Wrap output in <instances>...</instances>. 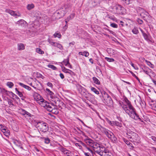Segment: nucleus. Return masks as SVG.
I'll return each instance as SVG.
<instances>
[{"label":"nucleus","instance_id":"nucleus-1","mask_svg":"<svg viewBox=\"0 0 156 156\" xmlns=\"http://www.w3.org/2000/svg\"><path fill=\"white\" fill-rule=\"evenodd\" d=\"M124 100L126 105L122 102L120 103L119 104L125 112L129 115L130 117L134 120L143 122V119L136 113L135 109L133 107L131 102L126 97L124 99Z\"/></svg>","mask_w":156,"mask_h":156},{"label":"nucleus","instance_id":"nucleus-2","mask_svg":"<svg viewBox=\"0 0 156 156\" xmlns=\"http://www.w3.org/2000/svg\"><path fill=\"white\" fill-rule=\"evenodd\" d=\"M70 9V5L69 4H65L56 10L55 14L57 16V19H59L64 16Z\"/></svg>","mask_w":156,"mask_h":156},{"label":"nucleus","instance_id":"nucleus-3","mask_svg":"<svg viewBox=\"0 0 156 156\" xmlns=\"http://www.w3.org/2000/svg\"><path fill=\"white\" fill-rule=\"evenodd\" d=\"M35 126L36 127H38L41 131L45 133L47 132L48 129V124L43 121H34Z\"/></svg>","mask_w":156,"mask_h":156},{"label":"nucleus","instance_id":"nucleus-4","mask_svg":"<svg viewBox=\"0 0 156 156\" xmlns=\"http://www.w3.org/2000/svg\"><path fill=\"white\" fill-rule=\"evenodd\" d=\"M114 11L115 13L119 15H124L126 12V9L122 6L116 5L114 7Z\"/></svg>","mask_w":156,"mask_h":156},{"label":"nucleus","instance_id":"nucleus-5","mask_svg":"<svg viewBox=\"0 0 156 156\" xmlns=\"http://www.w3.org/2000/svg\"><path fill=\"white\" fill-rule=\"evenodd\" d=\"M138 11L140 12V16L145 21H147V20L150 18L149 14L148 13L143 9L140 8L139 9Z\"/></svg>","mask_w":156,"mask_h":156},{"label":"nucleus","instance_id":"nucleus-6","mask_svg":"<svg viewBox=\"0 0 156 156\" xmlns=\"http://www.w3.org/2000/svg\"><path fill=\"white\" fill-rule=\"evenodd\" d=\"M129 138L132 139L134 142H138L139 141V137L137 133L134 132H133L131 135H129Z\"/></svg>","mask_w":156,"mask_h":156},{"label":"nucleus","instance_id":"nucleus-7","mask_svg":"<svg viewBox=\"0 0 156 156\" xmlns=\"http://www.w3.org/2000/svg\"><path fill=\"white\" fill-rule=\"evenodd\" d=\"M108 133L106 135L108 138L110 139L113 143H115L117 141V138L113 133L111 131L108 132Z\"/></svg>","mask_w":156,"mask_h":156},{"label":"nucleus","instance_id":"nucleus-8","mask_svg":"<svg viewBox=\"0 0 156 156\" xmlns=\"http://www.w3.org/2000/svg\"><path fill=\"white\" fill-rule=\"evenodd\" d=\"M107 150H108V149H106L104 147L101 145L98 151H96V153L102 156V153L104 154L105 151H107Z\"/></svg>","mask_w":156,"mask_h":156},{"label":"nucleus","instance_id":"nucleus-9","mask_svg":"<svg viewBox=\"0 0 156 156\" xmlns=\"http://www.w3.org/2000/svg\"><path fill=\"white\" fill-rule=\"evenodd\" d=\"M54 102L55 104V106H58L61 109H62L63 107H65V104L62 101L58 100H57V101L55 100Z\"/></svg>","mask_w":156,"mask_h":156},{"label":"nucleus","instance_id":"nucleus-10","mask_svg":"<svg viewBox=\"0 0 156 156\" xmlns=\"http://www.w3.org/2000/svg\"><path fill=\"white\" fill-rule=\"evenodd\" d=\"M8 92L14 94L12 92L8 91L5 90V88L1 87H0V94L2 96L4 95H8Z\"/></svg>","mask_w":156,"mask_h":156},{"label":"nucleus","instance_id":"nucleus-11","mask_svg":"<svg viewBox=\"0 0 156 156\" xmlns=\"http://www.w3.org/2000/svg\"><path fill=\"white\" fill-rule=\"evenodd\" d=\"M39 132L37 129H32L30 131V133L33 137H36L39 133Z\"/></svg>","mask_w":156,"mask_h":156},{"label":"nucleus","instance_id":"nucleus-12","mask_svg":"<svg viewBox=\"0 0 156 156\" xmlns=\"http://www.w3.org/2000/svg\"><path fill=\"white\" fill-rule=\"evenodd\" d=\"M84 141L88 145L91 147L92 146L94 143V142L93 140L89 138H88V137H87V138L85 139L84 140Z\"/></svg>","mask_w":156,"mask_h":156},{"label":"nucleus","instance_id":"nucleus-13","mask_svg":"<svg viewBox=\"0 0 156 156\" xmlns=\"http://www.w3.org/2000/svg\"><path fill=\"white\" fill-rule=\"evenodd\" d=\"M5 12H6L9 13L11 15L13 16H21V15L20 13L17 14L14 11L9 9H6L5 10Z\"/></svg>","mask_w":156,"mask_h":156},{"label":"nucleus","instance_id":"nucleus-14","mask_svg":"<svg viewBox=\"0 0 156 156\" xmlns=\"http://www.w3.org/2000/svg\"><path fill=\"white\" fill-rule=\"evenodd\" d=\"M78 89L80 93L82 95H84V94L86 91V89L80 85L79 86Z\"/></svg>","mask_w":156,"mask_h":156},{"label":"nucleus","instance_id":"nucleus-15","mask_svg":"<svg viewBox=\"0 0 156 156\" xmlns=\"http://www.w3.org/2000/svg\"><path fill=\"white\" fill-rule=\"evenodd\" d=\"M101 146V145L99 144L94 142L92 147L93 148L94 151L96 152V151H98Z\"/></svg>","mask_w":156,"mask_h":156},{"label":"nucleus","instance_id":"nucleus-16","mask_svg":"<svg viewBox=\"0 0 156 156\" xmlns=\"http://www.w3.org/2000/svg\"><path fill=\"white\" fill-rule=\"evenodd\" d=\"M34 93L36 95V96H34V99L37 101V103H38V102L40 101H42V99H44L42 97H41L40 95L37 93L34 92Z\"/></svg>","mask_w":156,"mask_h":156},{"label":"nucleus","instance_id":"nucleus-17","mask_svg":"<svg viewBox=\"0 0 156 156\" xmlns=\"http://www.w3.org/2000/svg\"><path fill=\"white\" fill-rule=\"evenodd\" d=\"M38 103L42 107L46 109L47 107L46 105H47L48 103L46 101H45L44 99H42V101L38 102Z\"/></svg>","mask_w":156,"mask_h":156},{"label":"nucleus","instance_id":"nucleus-18","mask_svg":"<svg viewBox=\"0 0 156 156\" xmlns=\"http://www.w3.org/2000/svg\"><path fill=\"white\" fill-rule=\"evenodd\" d=\"M143 71L145 73L149 75L150 76V72L151 70L148 67H144V68H142Z\"/></svg>","mask_w":156,"mask_h":156},{"label":"nucleus","instance_id":"nucleus-19","mask_svg":"<svg viewBox=\"0 0 156 156\" xmlns=\"http://www.w3.org/2000/svg\"><path fill=\"white\" fill-rule=\"evenodd\" d=\"M149 105L152 109L156 111V103H154L153 101H151L150 102Z\"/></svg>","mask_w":156,"mask_h":156},{"label":"nucleus","instance_id":"nucleus-20","mask_svg":"<svg viewBox=\"0 0 156 156\" xmlns=\"http://www.w3.org/2000/svg\"><path fill=\"white\" fill-rule=\"evenodd\" d=\"M104 100L105 101L106 103L107 104H111L112 102V98L110 96L107 98L105 99Z\"/></svg>","mask_w":156,"mask_h":156},{"label":"nucleus","instance_id":"nucleus-21","mask_svg":"<svg viewBox=\"0 0 156 156\" xmlns=\"http://www.w3.org/2000/svg\"><path fill=\"white\" fill-rule=\"evenodd\" d=\"M102 156H113V155L112 153L109 152L108 150L104 154L102 153Z\"/></svg>","mask_w":156,"mask_h":156},{"label":"nucleus","instance_id":"nucleus-22","mask_svg":"<svg viewBox=\"0 0 156 156\" xmlns=\"http://www.w3.org/2000/svg\"><path fill=\"white\" fill-rule=\"evenodd\" d=\"M19 85H20L22 87H23L24 88H25L26 89H27L29 90H30L31 89V88H30V87L29 86L25 85L22 83H19Z\"/></svg>","mask_w":156,"mask_h":156},{"label":"nucleus","instance_id":"nucleus-23","mask_svg":"<svg viewBox=\"0 0 156 156\" xmlns=\"http://www.w3.org/2000/svg\"><path fill=\"white\" fill-rule=\"evenodd\" d=\"M104 100L109 96L108 94L105 91H103L101 92Z\"/></svg>","mask_w":156,"mask_h":156},{"label":"nucleus","instance_id":"nucleus-24","mask_svg":"<svg viewBox=\"0 0 156 156\" xmlns=\"http://www.w3.org/2000/svg\"><path fill=\"white\" fill-rule=\"evenodd\" d=\"M84 95H83L82 96L85 97L87 100L90 101V97L91 96H92V95L91 94L89 93L87 94L86 92H85Z\"/></svg>","mask_w":156,"mask_h":156},{"label":"nucleus","instance_id":"nucleus-25","mask_svg":"<svg viewBox=\"0 0 156 156\" xmlns=\"http://www.w3.org/2000/svg\"><path fill=\"white\" fill-rule=\"evenodd\" d=\"M25 46L23 44L20 43L18 44V49L19 50H21L24 49Z\"/></svg>","mask_w":156,"mask_h":156},{"label":"nucleus","instance_id":"nucleus-26","mask_svg":"<svg viewBox=\"0 0 156 156\" xmlns=\"http://www.w3.org/2000/svg\"><path fill=\"white\" fill-rule=\"evenodd\" d=\"M79 55H84L85 57H87L89 55V53L88 51H84L83 52H80L79 53Z\"/></svg>","mask_w":156,"mask_h":156},{"label":"nucleus","instance_id":"nucleus-27","mask_svg":"<svg viewBox=\"0 0 156 156\" xmlns=\"http://www.w3.org/2000/svg\"><path fill=\"white\" fill-rule=\"evenodd\" d=\"M113 126L115 125L120 127H121L122 126V123L118 122L115 121H113Z\"/></svg>","mask_w":156,"mask_h":156},{"label":"nucleus","instance_id":"nucleus-28","mask_svg":"<svg viewBox=\"0 0 156 156\" xmlns=\"http://www.w3.org/2000/svg\"><path fill=\"white\" fill-rule=\"evenodd\" d=\"M53 36L55 38L57 37L59 38H61L62 35L59 32H57L53 34Z\"/></svg>","mask_w":156,"mask_h":156},{"label":"nucleus","instance_id":"nucleus-29","mask_svg":"<svg viewBox=\"0 0 156 156\" xmlns=\"http://www.w3.org/2000/svg\"><path fill=\"white\" fill-rule=\"evenodd\" d=\"M101 130L102 132L104 133L106 135L108 133V132H110V131L108 130L107 129L104 128V127H102L101 128Z\"/></svg>","mask_w":156,"mask_h":156},{"label":"nucleus","instance_id":"nucleus-30","mask_svg":"<svg viewBox=\"0 0 156 156\" xmlns=\"http://www.w3.org/2000/svg\"><path fill=\"white\" fill-rule=\"evenodd\" d=\"M47 107L46 108L47 110L50 112V111H51V106H53V105L52 104L48 103V104L47 105H46Z\"/></svg>","mask_w":156,"mask_h":156},{"label":"nucleus","instance_id":"nucleus-31","mask_svg":"<svg viewBox=\"0 0 156 156\" xmlns=\"http://www.w3.org/2000/svg\"><path fill=\"white\" fill-rule=\"evenodd\" d=\"M93 80L94 83L97 84H100V82L99 80L96 77H94L93 78Z\"/></svg>","mask_w":156,"mask_h":156},{"label":"nucleus","instance_id":"nucleus-32","mask_svg":"<svg viewBox=\"0 0 156 156\" xmlns=\"http://www.w3.org/2000/svg\"><path fill=\"white\" fill-rule=\"evenodd\" d=\"M34 5L33 4H28L27 6V8L28 10H31V9L34 8Z\"/></svg>","mask_w":156,"mask_h":156},{"label":"nucleus","instance_id":"nucleus-33","mask_svg":"<svg viewBox=\"0 0 156 156\" xmlns=\"http://www.w3.org/2000/svg\"><path fill=\"white\" fill-rule=\"evenodd\" d=\"M143 35L145 40L151 42V41L149 39L148 36L146 33L144 34Z\"/></svg>","mask_w":156,"mask_h":156},{"label":"nucleus","instance_id":"nucleus-34","mask_svg":"<svg viewBox=\"0 0 156 156\" xmlns=\"http://www.w3.org/2000/svg\"><path fill=\"white\" fill-rule=\"evenodd\" d=\"M25 22V21L23 20H20L16 22V24H18L19 25L22 26L23 24H24Z\"/></svg>","mask_w":156,"mask_h":156},{"label":"nucleus","instance_id":"nucleus-35","mask_svg":"<svg viewBox=\"0 0 156 156\" xmlns=\"http://www.w3.org/2000/svg\"><path fill=\"white\" fill-rule=\"evenodd\" d=\"M145 62H146L147 65L150 66L151 68H153L154 67V65L152 64L151 62L147 61V60H145Z\"/></svg>","mask_w":156,"mask_h":156},{"label":"nucleus","instance_id":"nucleus-36","mask_svg":"<svg viewBox=\"0 0 156 156\" xmlns=\"http://www.w3.org/2000/svg\"><path fill=\"white\" fill-rule=\"evenodd\" d=\"M91 91L94 92L95 94H99V92L94 87H91Z\"/></svg>","mask_w":156,"mask_h":156},{"label":"nucleus","instance_id":"nucleus-37","mask_svg":"<svg viewBox=\"0 0 156 156\" xmlns=\"http://www.w3.org/2000/svg\"><path fill=\"white\" fill-rule=\"evenodd\" d=\"M36 51L37 53H39V54H44V51H42L41 49L39 48H37L36 49Z\"/></svg>","mask_w":156,"mask_h":156},{"label":"nucleus","instance_id":"nucleus-38","mask_svg":"<svg viewBox=\"0 0 156 156\" xmlns=\"http://www.w3.org/2000/svg\"><path fill=\"white\" fill-rule=\"evenodd\" d=\"M132 32L135 34H137L139 33V31L137 28H134L132 30Z\"/></svg>","mask_w":156,"mask_h":156},{"label":"nucleus","instance_id":"nucleus-39","mask_svg":"<svg viewBox=\"0 0 156 156\" xmlns=\"http://www.w3.org/2000/svg\"><path fill=\"white\" fill-rule=\"evenodd\" d=\"M67 62L66 64H65V66H68L70 68H72V66L69 62V57L68 58V60H67Z\"/></svg>","mask_w":156,"mask_h":156},{"label":"nucleus","instance_id":"nucleus-40","mask_svg":"<svg viewBox=\"0 0 156 156\" xmlns=\"http://www.w3.org/2000/svg\"><path fill=\"white\" fill-rule=\"evenodd\" d=\"M67 62L66 64H65V66H68L70 68H72V66L69 62V57L68 58V60H67Z\"/></svg>","mask_w":156,"mask_h":156},{"label":"nucleus","instance_id":"nucleus-41","mask_svg":"<svg viewBox=\"0 0 156 156\" xmlns=\"http://www.w3.org/2000/svg\"><path fill=\"white\" fill-rule=\"evenodd\" d=\"M48 42L51 45L55 47H56V45L57 44V43L51 41L49 39L48 40Z\"/></svg>","mask_w":156,"mask_h":156},{"label":"nucleus","instance_id":"nucleus-42","mask_svg":"<svg viewBox=\"0 0 156 156\" xmlns=\"http://www.w3.org/2000/svg\"><path fill=\"white\" fill-rule=\"evenodd\" d=\"M105 59L110 62H113L114 61V59L112 58H110L107 57L105 58Z\"/></svg>","mask_w":156,"mask_h":156},{"label":"nucleus","instance_id":"nucleus-43","mask_svg":"<svg viewBox=\"0 0 156 156\" xmlns=\"http://www.w3.org/2000/svg\"><path fill=\"white\" fill-rule=\"evenodd\" d=\"M56 47L59 48L60 50L63 49V47L62 44L59 43H57L56 45Z\"/></svg>","mask_w":156,"mask_h":156},{"label":"nucleus","instance_id":"nucleus-44","mask_svg":"<svg viewBox=\"0 0 156 156\" xmlns=\"http://www.w3.org/2000/svg\"><path fill=\"white\" fill-rule=\"evenodd\" d=\"M7 85L10 88H11L13 86L14 84L12 82H8L7 83Z\"/></svg>","mask_w":156,"mask_h":156},{"label":"nucleus","instance_id":"nucleus-45","mask_svg":"<svg viewBox=\"0 0 156 156\" xmlns=\"http://www.w3.org/2000/svg\"><path fill=\"white\" fill-rule=\"evenodd\" d=\"M48 66L49 68H50L54 70H55L57 69L56 67L54 65H48Z\"/></svg>","mask_w":156,"mask_h":156},{"label":"nucleus","instance_id":"nucleus-46","mask_svg":"<svg viewBox=\"0 0 156 156\" xmlns=\"http://www.w3.org/2000/svg\"><path fill=\"white\" fill-rule=\"evenodd\" d=\"M44 142L46 144H48L49 143L50 140V139L48 137H46L44 138Z\"/></svg>","mask_w":156,"mask_h":156},{"label":"nucleus","instance_id":"nucleus-47","mask_svg":"<svg viewBox=\"0 0 156 156\" xmlns=\"http://www.w3.org/2000/svg\"><path fill=\"white\" fill-rule=\"evenodd\" d=\"M52 113L55 114H57L58 113V111L57 109L56 108V107L55 108H54L51 112Z\"/></svg>","mask_w":156,"mask_h":156},{"label":"nucleus","instance_id":"nucleus-48","mask_svg":"<svg viewBox=\"0 0 156 156\" xmlns=\"http://www.w3.org/2000/svg\"><path fill=\"white\" fill-rule=\"evenodd\" d=\"M62 71L65 73H67L68 72V70L69 69H66L65 67H62Z\"/></svg>","mask_w":156,"mask_h":156},{"label":"nucleus","instance_id":"nucleus-49","mask_svg":"<svg viewBox=\"0 0 156 156\" xmlns=\"http://www.w3.org/2000/svg\"><path fill=\"white\" fill-rule=\"evenodd\" d=\"M113 51L114 50L110 48H108L107 50V52L109 54L112 53Z\"/></svg>","mask_w":156,"mask_h":156},{"label":"nucleus","instance_id":"nucleus-50","mask_svg":"<svg viewBox=\"0 0 156 156\" xmlns=\"http://www.w3.org/2000/svg\"><path fill=\"white\" fill-rule=\"evenodd\" d=\"M7 101L8 102V104L9 105H12V106H13L14 105L12 103L13 101L12 100L9 99H8V100Z\"/></svg>","mask_w":156,"mask_h":156},{"label":"nucleus","instance_id":"nucleus-51","mask_svg":"<svg viewBox=\"0 0 156 156\" xmlns=\"http://www.w3.org/2000/svg\"><path fill=\"white\" fill-rule=\"evenodd\" d=\"M110 26L112 27L117 28L118 27V25L115 23H112L110 24Z\"/></svg>","mask_w":156,"mask_h":156},{"label":"nucleus","instance_id":"nucleus-52","mask_svg":"<svg viewBox=\"0 0 156 156\" xmlns=\"http://www.w3.org/2000/svg\"><path fill=\"white\" fill-rule=\"evenodd\" d=\"M20 113L21 114H22L23 115H25V113L26 112V111L24 110L23 109H21L20 110Z\"/></svg>","mask_w":156,"mask_h":156},{"label":"nucleus","instance_id":"nucleus-53","mask_svg":"<svg viewBox=\"0 0 156 156\" xmlns=\"http://www.w3.org/2000/svg\"><path fill=\"white\" fill-rule=\"evenodd\" d=\"M102 0H94V2L96 4H99Z\"/></svg>","mask_w":156,"mask_h":156},{"label":"nucleus","instance_id":"nucleus-54","mask_svg":"<svg viewBox=\"0 0 156 156\" xmlns=\"http://www.w3.org/2000/svg\"><path fill=\"white\" fill-rule=\"evenodd\" d=\"M124 141L126 143V144L128 145L131 146V145H132V144L128 140H124Z\"/></svg>","mask_w":156,"mask_h":156},{"label":"nucleus","instance_id":"nucleus-55","mask_svg":"<svg viewBox=\"0 0 156 156\" xmlns=\"http://www.w3.org/2000/svg\"><path fill=\"white\" fill-rule=\"evenodd\" d=\"M106 120L108 122L112 125V126H113V121H111L108 118H106Z\"/></svg>","mask_w":156,"mask_h":156},{"label":"nucleus","instance_id":"nucleus-56","mask_svg":"<svg viewBox=\"0 0 156 156\" xmlns=\"http://www.w3.org/2000/svg\"><path fill=\"white\" fill-rule=\"evenodd\" d=\"M140 104L141 106L142 107H144L145 106V102L144 101H140Z\"/></svg>","mask_w":156,"mask_h":156},{"label":"nucleus","instance_id":"nucleus-57","mask_svg":"<svg viewBox=\"0 0 156 156\" xmlns=\"http://www.w3.org/2000/svg\"><path fill=\"white\" fill-rule=\"evenodd\" d=\"M4 134L6 136H8L10 134V133L9 131L7 130L5 132H4Z\"/></svg>","mask_w":156,"mask_h":156},{"label":"nucleus","instance_id":"nucleus-58","mask_svg":"<svg viewBox=\"0 0 156 156\" xmlns=\"http://www.w3.org/2000/svg\"><path fill=\"white\" fill-rule=\"evenodd\" d=\"M137 22L139 24H141L143 23V20L139 18H137Z\"/></svg>","mask_w":156,"mask_h":156},{"label":"nucleus","instance_id":"nucleus-59","mask_svg":"<svg viewBox=\"0 0 156 156\" xmlns=\"http://www.w3.org/2000/svg\"><path fill=\"white\" fill-rule=\"evenodd\" d=\"M16 94H18L20 97H23V95L22 93L19 91H17V93H16Z\"/></svg>","mask_w":156,"mask_h":156},{"label":"nucleus","instance_id":"nucleus-60","mask_svg":"<svg viewBox=\"0 0 156 156\" xmlns=\"http://www.w3.org/2000/svg\"><path fill=\"white\" fill-rule=\"evenodd\" d=\"M46 90L48 92V93L50 95H52L54 94L53 92L51 91L49 89L46 88Z\"/></svg>","mask_w":156,"mask_h":156},{"label":"nucleus","instance_id":"nucleus-61","mask_svg":"<svg viewBox=\"0 0 156 156\" xmlns=\"http://www.w3.org/2000/svg\"><path fill=\"white\" fill-rule=\"evenodd\" d=\"M73 16V17L74 16V15L72 14L70 15L69 16H68L67 17L66 20H68V21H69V20H70L71 19V16Z\"/></svg>","mask_w":156,"mask_h":156},{"label":"nucleus","instance_id":"nucleus-62","mask_svg":"<svg viewBox=\"0 0 156 156\" xmlns=\"http://www.w3.org/2000/svg\"><path fill=\"white\" fill-rule=\"evenodd\" d=\"M68 73H69L71 76L74 75L75 74L74 72H73L72 71L69 69L68 70Z\"/></svg>","mask_w":156,"mask_h":156},{"label":"nucleus","instance_id":"nucleus-63","mask_svg":"<svg viewBox=\"0 0 156 156\" xmlns=\"http://www.w3.org/2000/svg\"><path fill=\"white\" fill-rule=\"evenodd\" d=\"M47 85L48 86L50 87H53L52 84L51 83H50V82H48L47 83Z\"/></svg>","mask_w":156,"mask_h":156},{"label":"nucleus","instance_id":"nucleus-64","mask_svg":"<svg viewBox=\"0 0 156 156\" xmlns=\"http://www.w3.org/2000/svg\"><path fill=\"white\" fill-rule=\"evenodd\" d=\"M151 139L156 143V137L154 136H152L151 137Z\"/></svg>","mask_w":156,"mask_h":156}]
</instances>
